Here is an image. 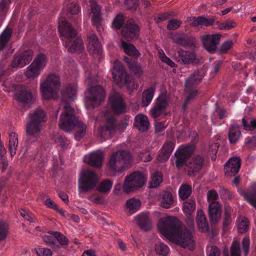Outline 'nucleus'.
Wrapping results in <instances>:
<instances>
[{
  "instance_id": "obj_1",
  "label": "nucleus",
  "mask_w": 256,
  "mask_h": 256,
  "mask_svg": "<svg viewBox=\"0 0 256 256\" xmlns=\"http://www.w3.org/2000/svg\"><path fill=\"white\" fill-rule=\"evenodd\" d=\"M76 86L74 84H68L62 90V100L66 102V105L60 115L59 126L66 132L74 129L76 131V139L79 140L86 134V126L82 122L78 120L74 109L70 106V103L76 97Z\"/></svg>"
},
{
  "instance_id": "obj_2",
  "label": "nucleus",
  "mask_w": 256,
  "mask_h": 256,
  "mask_svg": "<svg viewBox=\"0 0 256 256\" xmlns=\"http://www.w3.org/2000/svg\"><path fill=\"white\" fill-rule=\"evenodd\" d=\"M158 228L166 238L174 240L183 248L194 247L192 232L174 216H168L160 220Z\"/></svg>"
},
{
  "instance_id": "obj_3",
  "label": "nucleus",
  "mask_w": 256,
  "mask_h": 256,
  "mask_svg": "<svg viewBox=\"0 0 256 256\" xmlns=\"http://www.w3.org/2000/svg\"><path fill=\"white\" fill-rule=\"evenodd\" d=\"M46 119L44 110L40 108L29 112L25 124L26 140L28 142H34L38 139Z\"/></svg>"
},
{
  "instance_id": "obj_4",
  "label": "nucleus",
  "mask_w": 256,
  "mask_h": 256,
  "mask_svg": "<svg viewBox=\"0 0 256 256\" xmlns=\"http://www.w3.org/2000/svg\"><path fill=\"white\" fill-rule=\"evenodd\" d=\"M58 32L61 40L69 52H80L84 49L82 39L76 30L65 20L59 22Z\"/></svg>"
},
{
  "instance_id": "obj_5",
  "label": "nucleus",
  "mask_w": 256,
  "mask_h": 256,
  "mask_svg": "<svg viewBox=\"0 0 256 256\" xmlns=\"http://www.w3.org/2000/svg\"><path fill=\"white\" fill-rule=\"evenodd\" d=\"M131 161V155L126 150H122L113 153L110 157L108 167L112 174L122 173L124 167Z\"/></svg>"
},
{
  "instance_id": "obj_6",
  "label": "nucleus",
  "mask_w": 256,
  "mask_h": 256,
  "mask_svg": "<svg viewBox=\"0 0 256 256\" xmlns=\"http://www.w3.org/2000/svg\"><path fill=\"white\" fill-rule=\"evenodd\" d=\"M60 86V77L50 74L46 80L40 84V90L44 98L49 100L55 98L57 96Z\"/></svg>"
},
{
  "instance_id": "obj_7",
  "label": "nucleus",
  "mask_w": 256,
  "mask_h": 256,
  "mask_svg": "<svg viewBox=\"0 0 256 256\" xmlns=\"http://www.w3.org/2000/svg\"><path fill=\"white\" fill-rule=\"evenodd\" d=\"M206 72L201 68L195 70L186 80L185 83L186 90L188 92L186 98V102L194 98L198 94L197 86L202 82L205 76Z\"/></svg>"
},
{
  "instance_id": "obj_8",
  "label": "nucleus",
  "mask_w": 256,
  "mask_h": 256,
  "mask_svg": "<svg viewBox=\"0 0 256 256\" xmlns=\"http://www.w3.org/2000/svg\"><path fill=\"white\" fill-rule=\"evenodd\" d=\"M98 182V175L92 170H86L78 179V190L80 193L91 192L96 187Z\"/></svg>"
},
{
  "instance_id": "obj_9",
  "label": "nucleus",
  "mask_w": 256,
  "mask_h": 256,
  "mask_svg": "<svg viewBox=\"0 0 256 256\" xmlns=\"http://www.w3.org/2000/svg\"><path fill=\"white\" fill-rule=\"evenodd\" d=\"M146 178L140 172H134L126 178L123 188L127 193L132 192L142 186L146 183Z\"/></svg>"
},
{
  "instance_id": "obj_10",
  "label": "nucleus",
  "mask_w": 256,
  "mask_h": 256,
  "mask_svg": "<svg viewBox=\"0 0 256 256\" xmlns=\"http://www.w3.org/2000/svg\"><path fill=\"white\" fill-rule=\"evenodd\" d=\"M127 118H129L128 116H126V120ZM128 125V123L126 121L118 123L115 118L110 117L108 119L104 124L99 128V134L102 137L105 138L106 136L110 135L116 130H125Z\"/></svg>"
},
{
  "instance_id": "obj_11",
  "label": "nucleus",
  "mask_w": 256,
  "mask_h": 256,
  "mask_svg": "<svg viewBox=\"0 0 256 256\" xmlns=\"http://www.w3.org/2000/svg\"><path fill=\"white\" fill-rule=\"evenodd\" d=\"M112 75L114 81L120 86L128 85L130 78L122 64L118 61H116L113 64Z\"/></svg>"
},
{
  "instance_id": "obj_12",
  "label": "nucleus",
  "mask_w": 256,
  "mask_h": 256,
  "mask_svg": "<svg viewBox=\"0 0 256 256\" xmlns=\"http://www.w3.org/2000/svg\"><path fill=\"white\" fill-rule=\"evenodd\" d=\"M88 81L90 87L86 94V98L94 107H96L104 100L105 92L103 88L100 86H90V76H88Z\"/></svg>"
},
{
  "instance_id": "obj_13",
  "label": "nucleus",
  "mask_w": 256,
  "mask_h": 256,
  "mask_svg": "<svg viewBox=\"0 0 256 256\" xmlns=\"http://www.w3.org/2000/svg\"><path fill=\"white\" fill-rule=\"evenodd\" d=\"M109 103L115 114L120 115L126 112V104L121 94L116 92H112L109 98Z\"/></svg>"
},
{
  "instance_id": "obj_14",
  "label": "nucleus",
  "mask_w": 256,
  "mask_h": 256,
  "mask_svg": "<svg viewBox=\"0 0 256 256\" xmlns=\"http://www.w3.org/2000/svg\"><path fill=\"white\" fill-rule=\"evenodd\" d=\"M194 150V146H180L174 152L175 164L177 168L182 167Z\"/></svg>"
},
{
  "instance_id": "obj_15",
  "label": "nucleus",
  "mask_w": 256,
  "mask_h": 256,
  "mask_svg": "<svg viewBox=\"0 0 256 256\" xmlns=\"http://www.w3.org/2000/svg\"><path fill=\"white\" fill-rule=\"evenodd\" d=\"M140 28L132 20H127L122 30V35L128 40H135L138 38Z\"/></svg>"
},
{
  "instance_id": "obj_16",
  "label": "nucleus",
  "mask_w": 256,
  "mask_h": 256,
  "mask_svg": "<svg viewBox=\"0 0 256 256\" xmlns=\"http://www.w3.org/2000/svg\"><path fill=\"white\" fill-rule=\"evenodd\" d=\"M221 35L219 34H206L201 36V40L204 48L209 52L213 53L216 50Z\"/></svg>"
},
{
  "instance_id": "obj_17",
  "label": "nucleus",
  "mask_w": 256,
  "mask_h": 256,
  "mask_svg": "<svg viewBox=\"0 0 256 256\" xmlns=\"http://www.w3.org/2000/svg\"><path fill=\"white\" fill-rule=\"evenodd\" d=\"M33 51L28 49L20 53L19 54L15 55L12 63V67L22 68L28 64L32 58Z\"/></svg>"
},
{
  "instance_id": "obj_18",
  "label": "nucleus",
  "mask_w": 256,
  "mask_h": 256,
  "mask_svg": "<svg viewBox=\"0 0 256 256\" xmlns=\"http://www.w3.org/2000/svg\"><path fill=\"white\" fill-rule=\"evenodd\" d=\"M90 12L92 14V22L94 26L96 28V30L100 34L104 30L102 22V13L101 7L96 3H92L90 6Z\"/></svg>"
},
{
  "instance_id": "obj_19",
  "label": "nucleus",
  "mask_w": 256,
  "mask_h": 256,
  "mask_svg": "<svg viewBox=\"0 0 256 256\" xmlns=\"http://www.w3.org/2000/svg\"><path fill=\"white\" fill-rule=\"evenodd\" d=\"M222 214V206L218 202H212L208 206V216L212 225L216 224L220 220Z\"/></svg>"
},
{
  "instance_id": "obj_20",
  "label": "nucleus",
  "mask_w": 256,
  "mask_h": 256,
  "mask_svg": "<svg viewBox=\"0 0 256 256\" xmlns=\"http://www.w3.org/2000/svg\"><path fill=\"white\" fill-rule=\"evenodd\" d=\"M240 166L241 160L240 158H230L224 165L225 174L228 176H236L238 172Z\"/></svg>"
},
{
  "instance_id": "obj_21",
  "label": "nucleus",
  "mask_w": 256,
  "mask_h": 256,
  "mask_svg": "<svg viewBox=\"0 0 256 256\" xmlns=\"http://www.w3.org/2000/svg\"><path fill=\"white\" fill-rule=\"evenodd\" d=\"M204 158L200 155L194 156L187 164L188 174L194 175L202 169L204 164Z\"/></svg>"
},
{
  "instance_id": "obj_22",
  "label": "nucleus",
  "mask_w": 256,
  "mask_h": 256,
  "mask_svg": "<svg viewBox=\"0 0 256 256\" xmlns=\"http://www.w3.org/2000/svg\"><path fill=\"white\" fill-rule=\"evenodd\" d=\"M168 105V100L166 96H158L154 106L150 110L152 116L154 118L159 117Z\"/></svg>"
},
{
  "instance_id": "obj_23",
  "label": "nucleus",
  "mask_w": 256,
  "mask_h": 256,
  "mask_svg": "<svg viewBox=\"0 0 256 256\" xmlns=\"http://www.w3.org/2000/svg\"><path fill=\"white\" fill-rule=\"evenodd\" d=\"M174 42L184 47H191L194 44V38L186 34L178 32L172 36Z\"/></svg>"
},
{
  "instance_id": "obj_24",
  "label": "nucleus",
  "mask_w": 256,
  "mask_h": 256,
  "mask_svg": "<svg viewBox=\"0 0 256 256\" xmlns=\"http://www.w3.org/2000/svg\"><path fill=\"white\" fill-rule=\"evenodd\" d=\"M174 146L175 144L172 142L169 141L164 142L157 157L158 160L160 162L166 161L171 155Z\"/></svg>"
},
{
  "instance_id": "obj_25",
  "label": "nucleus",
  "mask_w": 256,
  "mask_h": 256,
  "mask_svg": "<svg viewBox=\"0 0 256 256\" xmlns=\"http://www.w3.org/2000/svg\"><path fill=\"white\" fill-rule=\"evenodd\" d=\"M176 60L183 64H189L194 62L196 59V54L190 51L180 50L175 54Z\"/></svg>"
},
{
  "instance_id": "obj_26",
  "label": "nucleus",
  "mask_w": 256,
  "mask_h": 256,
  "mask_svg": "<svg viewBox=\"0 0 256 256\" xmlns=\"http://www.w3.org/2000/svg\"><path fill=\"white\" fill-rule=\"evenodd\" d=\"M196 222L199 230L202 232H210L208 222L204 211L198 209L196 216Z\"/></svg>"
},
{
  "instance_id": "obj_27",
  "label": "nucleus",
  "mask_w": 256,
  "mask_h": 256,
  "mask_svg": "<svg viewBox=\"0 0 256 256\" xmlns=\"http://www.w3.org/2000/svg\"><path fill=\"white\" fill-rule=\"evenodd\" d=\"M88 52L92 54H100L102 53V45L95 34L88 37Z\"/></svg>"
},
{
  "instance_id": "obj_28",
  "label": "nucleus",
  "mask_w": 256,
  "mask_h": 256,
  "mask_svg": "<svg viewBox=\"0 0 256 256\" xmlns=\"http://www.w3.org/2000/svg\"><path fill=\"white\" fill-rule=\"evenodd\" d=\"M88 163L95 168H100L104 160L103 153L100 150L91 152L88 156Z\"/></svg>"
},
{
  "instance_id": "obj_29",
  "label": "nucleus",
  "mask_w": 256,
  "mask_h": 256,
  "mask_svg": "<svg viewBox=\"0 0 256 256\" xmlns=\"http://www.w3.org/2000/svg\"><path fill=\"white\" fill-rule=\"evenodd\" d=\"M192 22L191 25L193 26H212L216 20V16H212L208 18L204 16L198 17H192Z\"/></svg>"
},
{
  "instance_id": "obj_30",
  "label": "nucleus",
  "mask_w": 256,
  "mask_h": 256,
  "mask_svg": "<svg viewBox=\"0 0 256 256\" xmlns=\"http://www.w3.org/2000/svg\"><path fill=\"white\" fill-rule=\"evenodd\" d=\"M149 122L148 117L142 114H138L134 118V126L142 132L147 131L149 128Z\"/></svg>"
},
{
  "instance_id": "obj_31",
  "label": "nucleus",
  "mask_w": 256,
  "mask_h": 256,
  "mask_svg": "<svg viewBox=\"0 0 256 256\" xmlns=\"http://www.w3.org/2000/svg\"><path fill=\"white\" fill-rule=\"evenodd\" d=\"M240 126L238 124L231 125L229 128L228 138L230 142L235 144L241 136Z\"/></svg>"
},
{
  "instance_id": "obj_32",
  "label": "nucleus",
  "mask_w": 256,
  "mask_h": 256,
  "mask_svg": "<svg viewBox=\"0 0 256 256\" xmlns=\"http://www.w3.org/2000/svg\"><path fill=\"white\" fill-rule=\"evenodd\" d=\"M17 100L24 104H28L32 102L33 96L30 90L22 89L16 93Z\"/></svg>"
},
{
  "instance_id": "obj_33",
  "label": "nucleus",
  "mask_w": 256,
  "mask_h": 256,
  "mask_svg": "<svg viewBox=\"0 0 256 256\" xmlns=\"http://www.w3.org/2000/svg\"><path fill=\"white\" fill-rule=\"evenodd\" d=\"M137 223L138 226L145 231H148L152 228V224L148 214H140L137 217Z\"/></svg>"
},
{
  "instance_id": "obj_34",
  "label": "nucleus",
  "mask_w": 256,
  "mask_h": 256,
  "mask_svg": "<svg viewBox=\"0 0 256 256\" xmlns=\"http://www.w3.org/2000/svg\"><path fill=\"white\" fill-rule=\"evenodd\" d=\"M196 202L194 198H187L183 202L182 210L187 216L192 215L196 209Z\"/></svg>"
},
{
  "instance_id": "obj_35",
  "label": "nucleus",
  "mask_w": 256,
  "mask_h": 256,
  "mask_svg": "<svg viewBox=\"0 0 256 256\" xmlns=\"http://www.w3.org/2000/svg\"><path fill=\"white\" fill-rule=\"evenodd\" d=\"M155 88L150 87L142 92V106L144 107L148 106L151 102L154 94Z\"/></svg>"
},
{
  "instance_id": "obj_36",
  "label": "nucleus",
  "mask_w": 256,
  "mask_h": 256,
  "mask_svg": "<svg viewBox=\"0 0 256 256\" xmlns=\"http://www.w3.org/2000/svg\"><path fill=\"white\" fill-rule=\"evenodd\" d=\"M122 46L124 48V52L130 56L137 58L140 55L138 51L132 44L122 41Z\"/></svg>"
},
{
  "instance_id": "obj_37",
  "label": "nucleus",
  "mask_w": 256,
  "mask_h": 256,
  "mask_svg": "<svg viewBox=\"0 0 256 256\" xmlns=\"http://www.w3.org/2000/svg\"><path fill=\"white\" fill-rule=\"evenodd\" d=\"M9 136L8 150L11 156H13L16 154L18 144V134L16 132H12L10 134Z\"/></svg>"
},
{
  "instance_id": "obj_38",
  "label": "nucleus",
  "mask_w": 256,
  "mask_h": 256,
  "mask_svg": "<svg viewBox=\"0 0 256 256\" xmlns=\"http://www.w3.org/2000/svg\"><path fill=\"white\" fill-rule=\"evenodd\" d=\"M47 62L48 58L46 56L42 53H40L36 56L32 64L42 71L46 67Z\"/></svg>"
},
{
  "instance_id": "obj_39",
  "label": "nucleus",
  "mask_w": 256,
  "mask_h": 256,
  "mask_svg": "<svg viewBox=\"0 0 256 256\" xmlns=\"http://www.w3.org/2000/svg\"><path fill=\"white\" fill-rule=\"evenodd\" d=\"M140 201L136 198H130L126 202V207L128 209L130 214H134L138 211L140 208Z\"/></svg>"
},
{
  "instance_id": "obj_40",
  "label": "nucleus",
  "mask_w": 256,
  "mask_h": 256,
  "mask_svg": "<svg viewBox=\"0 0 256 256\" xmlns=\"http://www.w3.org/2000/svg\"><path fill=\"white\" fill-rule=\"evenodd\" d=\"M242 194L244 198L256 208V184L253 186L252 191H244L242 192Z\"/></svg>"
},
{
  "instance_id": "obj_41",
  "label": "nucleus",
  "mask_w": 256,
  "mask_h": 256,
  "mask_svg": "<svg viewBox=\"0 0 256 256\" xmlns=\"http://www.w3.org/2000/svg\"><path fill=\"white\" fill-rule=\"evenodd\" d=\"M174 202L172 194L169 192H164L162 194L161 206L164 208H169Z\"/></svg>"
},
{
  "instance_id": "obj_42",
  "label": "nucleus",
  "mask_w": 256,
  "mask_h": 256,
  "mask_svg": "<svg viewBox=\"0 0 256 256\" xmlns=\"http://www.w3.org/2000/svg\"><path fill=\"white\" fill-rule=\"evenodd\" d=\"M12 31L10 28H6L0 36V52L6 46L12 36Z\"/></svg>"
},
{
  "instance_id": "obj_43",
  "label": "nucleus",
  "mask_w": 256,
  "mask_h": 256,
  "mask_svg": "<svg viewBox=\"0 0 256 256\" xmlns=\"http://www.w3.org/2000/svg\"><path fill=\"white\" fill-rule=\"evenodd\" d=\"M242 124L243 128L246 131H253L256 128V119L244 117L242 119Z\"/></svg>"
},
{
  "instance_id": "obj_44",
  "label": "nucleus",
  "mask_w": 256,
  "mask_h": 256,
  "mask_svg": "<svg viewBox=\"0 0 256 256\" xmlns=\"http://www.w3.org/2000/svg\"><path fill=\"white\" fill-rule=\"evenodd\" d=\"M192 192V186L188 184H182L178 190V195L180 198L185 200L191 195Z\"/></svg>"
},
{
  "instance_id": "obj_45",
  "label": "nucleus",
  "mask_w": 256,
  "mask_h": 256,
  "mask_svg": "<svg viewBox=\"0 0 256 256\" xmlns=\"http://www.w3.org/2000/svg\"><path fill=\"white\" fill-rule=\"evenodd\" d=\"M42 70L32 63L27 68L26 76L28 78H34L38 77Z\"/></svg>"
},
{
  "instance_id": "obj_46",
  "label": "nucleus",
  "mask_w": 256,
  "mask_h": 256,
  "mask_svg": "<svg viewBox=\"0 0 256 256\" xmlns=\"http://www.w3.org/2000/svg\"><path fill=\"white\" fill-rule=\"evenodd\" d=\"M237 226L238 232L240 234H244L249 229L250 222L246 218H240L238 220Z\"/></svg>"
},
{
  "instance_id": "obj_47",
  "label": "nucleus",
  "mask_w": 256,
  "mask_h": 256,
  "mask_svg": "<svg viewBox=\"0 0 256 256\" xmlns=\"http://www.w3.org/2000/svg\"><path fill=\"white\" fill-rule=\"evenodd\" d=\"M50 234L54 237L62 247H66L68 244V238L58 232H50Z\"/></svg>"
},
{
  "instance_id": "obj_48",
  "label": "nucleus",
  "mask_w": 256,
  "mask_h": 256,
  "mask_svg": "<svg viewBox=\"0 0 256 256\" xmlns=\"http://www.w3.org/2000/svg\"><path fill=\"white\" fill-rule=\"evenodd\" d=\"M162 181V174L161 172H157L154 173L150 182V187L155 188L158 186Z\"/></svg>"
},
{
  "instance_id": "obj_49",
  "label": "nucleus",
  "mask_w": 256,
  "mask_h": 256,
  "mask_svg": "<svg viewBox=\"0 0 256 256\" xmlns=\"http://www.w3.org/2000/svg\"><path fill=\"white\" fill-rule=\"evenodd\" d=\"M112 186V182L109 180L102 181L97 188V190L101 192H107L110 191Z\"/></svg>"
},
{
  "instance_id": "obj_50",
  "label": "nucleus",
  "mask_w": 256,
  "mask_h": 256,
  "mask_svg": "<svg viewBox=\"0 0 256 256\" xmlns=\"http://www.w3.org/2000/svg\"><path fill=\"white\" fill-rule=\"evenodd\" d=\"M126 20V18L122 14H118L112 21V26L116 30L122 28V26Z\"/></svg>"
},
{
  "instance_id": "obj_51",
  "label": "nucleus",
  "mask_w": 256,
  "mask_h": 256,
  "mask_svg": "<svg viewBox=\"0 0 256 256\" xmlns=\"http://www.w3.org/2000/svg\"><path fill=\"white\" fill-rule=\"evenodd\" d=\"M231 256H241L240 243L236 240H234L230 248Z\"/></svg>"
},
{
  "instance_id": "obj_52",
  "label": "nucleus",
  "mask_w": 256,
  "mask_h": 256,
  "mask_svg": "<svg viewBox=\"0 0 256 256\" xmlns=\"http://www.w3.org/2000/svg\"><path fill=\"white\" fill-rule=\"evenodd\" d=\"M8 233V224L4 221H0V241L5 240Z\"/></svg>"
},
{
  "instance_id": "obj_53",
  "label": "nucleus",
  "mask_w": 256,
  "mask_h": 256,
  "mask_svg": "<svg viewBox=\"0 0 256 256\" xmlns=\"http://www.w3.org/2000/svg\"><path fill=\"white\" fill-rule=\"evenodd\" d=\"M155 250L157 254L166 256L169 251V248L164 243H160L155 245Z\"/></svg>"
},
{
  "instance_id": "obj_54",
  "label": "nucleus",
  "mask_w": 256,
  "mask_h": 256,
  "mask_svg": "<svg viewBox=\"0 0 256 256\" xmlns=\"http://www.w3.org/2000/svg\"><path fill=\"white\" fill-rule=\"evenodd\" d=\"M124 60L125 62L128 64L130 69L134 71L136 74H138L142 72L140 66L136 62H130L129 58L126 56L124 58Z\"/></svg>"
},
{
  "instance_id": "obj_55",
  "label": "nucleus",
  "mask_w": 256,
  "mask_h": 256,
  "mask_svg": "<svg viewBox=\"0 0 256 256\" xmlns=\"http://www.w3.org/2000/svg\"><path fill=\"white\" fill-rule=\"evenodd\" d=\"M242 250L244 252V256H248L250 246V238L248 236L244 237L242 240Z\"/></svg>"
},
{
  "instance_id": "obj_56",
  "label": "nucleus",
  "mask_w": 256,
  "mask_h": 256,
  "mask_svg": "<svg viewBox=\"0 0 256 256\" xmlns=\"http://www.w3.org/2000/svg\"><path fill=\"white\" fill-rule=\"evenodd\" d=\"M214 116L220 120L224 119L227 117L226 110L224 108L217 106L214 112Z\"/></svg>"
},
{
  "instance_id": "obj_57",
  "label": "nucleus",
  "mask_w": 256,
  "mask_h": 256,
  "mask_svg": "<svg viewBox=\"0 0 256 256\" xmlns=\"http://www.w3.org/2000/svg\"><path fill=\"white\" fill-rule=\"evenodd\" d=\"M68 11L72 14H77L80 12V7L74 2H72L68 6Z\"/></svg>"
},
{
  "instance_id": "obj_58",
  "label": "nucleus",
  "mask_w": 256,
  "mask_h": 256,
  "mask_svg": "<svg viewBox=\"0 0 256 256\" xmlns=\"http://www.w3.org/2000/svg\"><path fill=\"white\" fill-rule=\"evenodd\" d=\"M219 148V144L218 143H213L210 146L209 152L210 155H211V159L212 160H216V154L218 152Z\"/></svg>"
},
{
  "instance_id": "obj_59",
  "label": "nucleus",
  "mask_w": 256,
  "mask_h": 256,
  "mask_svg": "<svg viewBox=\"0 0 256 256\" xmlns=\"http://www.w3.org/2000/svg\"><path fill=\"white\" fill-rule=\"evenodd\" d=\"M12 2L10 0H2L0 2V12L2 14L6 12L10 8Z\"/></svg>"
},
{
  "instance_id": "obj_60",
  "label": "nucleus",
  "mask_w": 256,
  "mask_h": 256,
  "mask_svg": "<svg viewBox=\"0 0 256 256\" xmlns=\"http://www.w3.org/2000/svg\"><path fill=\"white\" fill-rule=\"evenodd\" d=\"M245 144L246 146L252 150L256 148V136L248 137L246 139Z\"/></svg>"
},
{
  "instance_id": "obj_61",
  "label": "nucleus",
  "mask_w": 256,
  "mask_h": 256,
  "mask_svg": "<svg viewBox=\"0 0 256 256\" xmlns=\"http://www.w3.org/2000/svg\"><path fill=\"white\" fill-rule=\"evenodd\" d=\"M180 24L181 22L180 20L172 19L169 20L167 25V28L169 30H175L180 28Z\"/></svg>"
},
{
  "instance_id": "obj_62",
  "label": "nucleus",
  "mask_w": 256,
  "mask_h": 256,
  "mask_svg": "<svg viewBox=\"0 0 256 256\" xmlns=\"http://www.w3.org/2000/svg\"><path fill=\"white\" fill-rule=\"evenodd\" d=\"M218 198L217 192L214 190H210L208 191L207 194V200L210 203L212 202H216Z\"/></svg>"
},
{
  "instance_id": "obj_63",
  "label": "nucleus",
  "mask_w": 256,
  "mask_h": 256,
  "mask_svg": "<svg viewBox=\"0 0 256 256\" xmlns=\"http://www.w3.org/2000/svg\"><path fill=\"white\" fill-rule=\"evenodd\" d=\"M33 160L38 164H40V166H44L46 158L41 152H38L33 158Z\"/></svg>"
},
{
  "instance_id": "obj_64",
  "label": "nucleus",
  "mask_w": 256,
  "mask_h": 256,
  "mask_svg": "<svg viewBox=\"0 0 256 256\" xmlns=\"http://www.w3.org/2000/svg\"><path fill=\"white\" fill-rule=\"evenodd\" d=\"M36 254L38 256H51L52 252L49 248H40L36 250Z\"/></svg>"
}]
</instances>
